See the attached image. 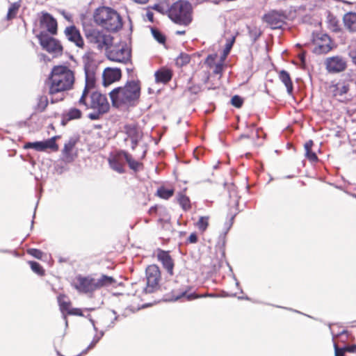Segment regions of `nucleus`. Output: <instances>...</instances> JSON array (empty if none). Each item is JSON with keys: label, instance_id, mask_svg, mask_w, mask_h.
I'll use <instances>...</instances> for the list:
<instances>
[{"label": "nucleus", "instance_id": "1", "mask_svg": "<svg viewBox=\"0 0 356 356\" xmlns=\"http://www.w3.org/2000/svg\"><path fill=\"white\" fill-rule=\"evenodd\" d=\"M75 72L66 65H54L46 80L51 104L65 99V93L72 90L75 84Z\"/></svg>", "mask_w": 356, "mask_h": 356}, {"label": "nucleus", "instance_id": "2", "mask_svg": "<svg viewBox=\"0 0 356 356\" xmlns=\"http://www.w3.org/2000/svg\"><path fill=\"white\" fill-rule=\"evenodd\" d=\"M140 92V81L131 80L127 81L123 86L115 88L109 92V97L113 107L127 108L138 104Z\"/></svg>", "mask_w": 356, "mask_h": 356}, {"label": "nucleus", "instance_id": "3", "mask_svg": "<svg viewBox=\"0 0 356 356\" xmlns=\"http://www.w3.org/2000/svg\"><path fill=\"white\" fill-rule=\"evenodd\" d=\"M78 103L86 109H92L93 112L88 115L90 120H98L100 116L109 111L110 104L107 97L97 91H83Z\"/></svg>", "mask_w": 356, "mask_h": 356}, {"label": "nucleus", "instance_id": "4", "mask_svg": "<svg viewBox=\"0 0 356 356\" xmlns=\"http://www.w3.org/2000/svg\"><path fill=\"white\" fill-rule=\"evenodd\" d=\"M95 22L110 32H117L122 28V19L114 9L102 6L98 8L94 14Z\"/></svg>", "mask_w": 356, "mask_h": 356}, {"label": "nucleus", "instance_id": "5", "mask_svg": "<svg viewBox=\"0 0 356 356\" xmlns=\"http://www.w3.org/2000/svg\"><path fill=\"white\" fill-rule=\"evenodd\" d=\"M168 13L169 18L179 25L188 26L193 21V8L191 3L186 0L173 3Z\"/></svg>", "mask_w": 356, "mask_h": 356}, {"label": "nucleus", "instance_id": "6", "mask_svg": "<svg viewBox=\"0 0 356 356\" xmlns=\"http://www.w3.org/2000/svg\"><path fill=\"white\" fill-rule=\"evenodd\" d=\"M106 50V58L111 61L122 64L131 62V49L125 42L110 45Z\"/></svg>", "mask_w": 356, "mask_h": 356}, {"label": "nucleus", "instance_id": "7", "mask_svg": "<svg viewBox=\"0 0 356 356\" xmlns=\"http://www.w3.org/2000/svg\"><path fill=\"white\" fill-rule=\"evenodd\" d=\"M36 37L42 49L49 54H53L55 56L63 54L64 48L60 41L58 39L50 35L46 31L40 32Z\"/></svg>", "mask_w": 356, "mask_h": 356}, {"label": "nucleus", "instance_id": "8", "mask_svg": "<svg viewBox=\"0 0 356 356\" xmlns=\"http://www.w3.org/2000/svg\"><path fill=\"white\" fill-rule=\"evenodd\" d=\"M86 37L90 43L94 44L97 49H108L112 44L113 37L96 29L88 30L86 33Z\"/></svg>", "mask_w": 356, "mask_h": 356}, {"label": "nucleus", "instance_id": "9", "mask_svg": "<svg viewBox=\"0 0 356 356\" xmlns=\"http://www.w3.org/2000/svg\"><path fill=\"white\" fill-rule=\"evenodd\" d=\"M161 271L157 265L152 264L146 268L147 286L144 289L145 293H152L160 289Z\"/></svg>", "mask_w": 356, "mask_h": 356}, {"label": "nucleus", "instance_id": "10", "mask_svg": "<svg viewBox=\"0 0 356 356\" xmlns=\"http://www.w3.org/2000/svg\"><path fill=\"white\" fill-rule=\"evenodd\" d=\"M60 310L64 316H83V311L80 308H74L72 307V302L65 294L60 293L57 297Z\"/></svg>", "mask_w": 356, "mask_h": 356}, {"label": "nucleus", "instance_id": "11", "mask_svg": "<svg viewBox=\"0 0 356 356\" xmlns=\"http://www.w3.org/2000/svg\"><path fill=\"white\" fill-rule=\"evenodd\" d=\"M72 286L79 293H88L95 291V279L90 277L78 275Z\"/></svg>", "mask_w": 356, "mask_h": 356}, {"label": "nucleus", "instance_id": "12", "mask_svg": "<svg viewBox=\"0 0 356 356\" xmlns=\"http://www.w3.org/2000/svg\"><path fill=\"white\" fill-rule=\"evenodd\" d=\"M39 22L41 27L46 29L48 34L51 35H57L58 22L51 14L47 12H42Z\"/></svg>", "mask_w": 356, "mask_h": 356}, {"label": "nucleus", "instance_id": "13", "mask_svg": "<svg viewBox=\"0 0 356 356\" xmlns=\"http://www.w3.org/2000/svg\"><path fill=\"white\" fill-rule=\"evenodd\" d=\"M124 154H127V152L123 150L118 151L110 154L108 159V162L111 168L120 174L125 172L123 163Z\"/></svg>", "mask_w": 356, "mask_h": 356}, {"label": "nucleus", "instance_id": "14", "mask_svg": "<svg viewBox=\"0 0 356 356\" xmlns=\"http://www.w3.org/2000/svg\"><path fill=\"white\" fill-rule=\"evenodd\" d=\"M64 34L67 39L74 43L77 47L83 49L85 46V42L80 31L74 25H71L65 27Z\"/></svg>", "mask_w": 356, "mask_h": 356}, {"label": "nucleus", "instance_id": "15", "mask_svg": "<svg viewBox=\"0 0 356 356\" xmlns=\"http://www.w3.org/2000/svg\"><path fill=\"white\" fill-rule=\"evenodd\" d=\"M331 44L330 38L326 34L322 35L314 40L313 52L316 54H327L332 49Z\"/></svg>", "mask_w": 356, "mask_h": 356}, {"label": "nucleus", "instance_id": "16", "mask_svg": "<svg viewBox=\"0 0 356 356\" xmlns=\"http://www.w3.org/2000/svg\"><path fill=\"white\" fill-rule=\"evenodd\" d=\"M165 296L171 300H177L181 298H185L186 300H191L200 297H214V294H205L203 296H198L195 293H188L186 289H179L174 288L170 293L165 294Z\"/></svg>", "mask_w": 356, "mask_h": 356}, {"label": "nucleus", "instance_id": "17", "mask_svg": "<svg viewBox=\"0 0 356 356\" xmlns=\"http://www.w3.org/2000/svg\"><path fill=\"white\" fill-rule=\"evenodd\" d=\"M262 19L273 29H280L284 24L283 15L275 10H271L265 14Z\"/></svg>", "mask_w": 356, "mask_h": 356}, {"label": "nucleus", "instance_id": "18", "mask_svg": "<svg viewBox=\"0 0 356 356\" xmlns=\"http://www.w3.org/2000/svg\"><path fill=\"white\" fill-rule=\"evenodd\" d=\"M121 77L122 72L120 68L106 67L102 73L103 85L108 86L120 80Z\"/></svg>", "mask_w": 356, "mask_h": 356}, {"label": "nucleus", "instance_id": "19", "mask_svg": "<svg viewBox=\"0 0 356 356\" xmlns=\"http://www.w3.org/2000/svg\"><path fill=\"white\" fill-rule=\"evenodd\" d=\"M86 83L83 91L86 92L92 91L95 88L96 84V67L92 65L85 66Z\"/></svg>", "mask_w": 356, "mask_h": 356}, {"label": "nucleus", "instance_id": "20", "mask_svg": "<svg viewBox=\"0 0 356 356\" xmlns=\"http://www.w3.org/2000/svg\"><path fill=\"white\" fill-rule=\"evenodd\" d=\"M156 256L158 260L161 262L163 267L166 270L168 273L170 275H173L175 263L170 254V252L159 249Z\"/></svg>", "mask_w": 356, "mask_h": 356}, {"label": "nucleus", "instance_id": "21", "mask_svg": "<svg viewBox=\"0 0 356 356\" xmlns=\"http://www.w3.org/2000/svg\"><path fill=\"white\" fill-rule=\"evenodd\" d=\"M326 69L330 72H339L344 70L346 67V61L339 56H333L327 58Z\"/></svg>", "mask_w": 356, "mask_h": 356}, {"label": "nucleus", "instance_id": "22", "mask_svg": "<svg viewBox=\"0 0 356 356\" xmlns=\"http://www.w3.org/2000/svg\"><path fill=\"white\" fill-rule=\"evenodd\" d=\"M124 129L127 137L131 140V148L134 149L138 145V140L141 138V131L139 130L138 127L135 124H127L124 126Z\"/></svg>", "mask_w": 356, "mask_h": 356}, {"label": "nucleus", "instance_id": "23", "mask_svg": "<svg viewBox=\"0 0 356 356\" xmlns=\"http://www.w3.org/2000/svg\"><path fill=\"white\" fill-rule=\"evenodd\" d=\"M76 144V140L74 138H70L65 143L64 147L62 150V155L63 159L65 162L70 163L74 160L75 154L73 152Z\"/></svg>", "mask_w": 356, "mask_h": 356}, {"label": "nucleus", "instance_id": "24", "mask_svg": "<svg viewBox=\"0 0 356 356\" xmlns=\"http://www.w3.org/2000/svg\"><path fill=\"white\" fill-rule=\"evenodd\" d=\"M116 283L117 281L113 277L106 275H102L99 279H95V291L102 288L114 286L116 284Z\"/></svg>", "mask_w": 356, "mask_h": 356}, {"label": "nucleus", "instance_id": "25", "mask_svg": "<svg viewBox=\"0 0 356 356\" xmlns=\"http://www.w3.org/2000/svg\"><path fill=\"white\" fill-rule=\"evenodd\" d=\"M155 80L157 83H167L172 77V71L167 68H161L155 72Z\"/></svg>", "mask_w": 356, "mask_h": 356}, {"label": "nucleus", "instance_id": "26", "mask_svg": "<svg viewBox=\"0 0 356 356\" xmlns=\"http://www.w3.org/2000/svg\"><path fill=\"white\" fill-rule=\"evenodd\" d=\"M345 28L350 32H356V13L349 12L343 17Z\"/></svg>", "mask_w": 356, "mask_h": 356}, {"label": "nucleus", "instance_id": "27", "mask_svg": "<svg viewBox=\"0 0 356 356\" xmlns=\"http://www.w3.org/2000/svg\"><path fill=\"white\" fill-rule=\"evenodd\" d=\"M333 97H340L346 94L349 90V85L345 82H338L330 86Z\"/></svg>", "mask_w": 356, "mask_h": 356}, {"label": "nucleus", "instance_id": "28", "mask_svg": "<svg viewBox=\"0 0 356 356\" xmlns=\"http://www.w3.org/2000/svg\"><path fill=\"white\" fill-rule=\"evenodd\" d=\"M124 159L127 161L129 168L134 172H138L144 169L143 163L134 159L132 155L129 154L127 152V154H124Z\"/></svg>", "mask_w": 356, "mask_h": 356}, {"label": "nucleus", "instance_id": "29", "mask_svg": "<svg viewBox=\"0 0 356 356\" xmlns=\"http://www.w3.org/2000/svg\"><path fill=\"white\" fill-rule=\"evenodd\" d=\"M279 79L284 84L286 88L287 92L291 95L293 91V82L291 81L290 74L285 70H281L279 72Z\"/></svg>", "mask_w": 356, "mask_h": 356}, {"label": "nucleus", "instance_id": "30", "mask_svg": "<svg viewBox=\"0 0 356 356\" xmlns=\"http://www.w3.org/2000/svg\"><path fill=\"white\" fill-rule=\"evenodd\" d=\"M314 145V142L312 140H308L305 143L304 147L305 149V156L310 162H316L318 159L315 152L312 151V147Z\"/></svg>", "mask_w": 356, "mask_h": 356}, {"label": "nucleus", "instance_id": "31", "mask_svg": "<svg viewBox=\"0 0 356 356\" xmlns=\"http://www.w3.org/2000/svg\"><path fill=\"white\" fill-rule=\"evenodd\" d=\"M49 104V99L47 95H40L37 98V103L34 110L35 112L42 113L45 111Z\"/></svg>", "mask_w": 356, "mask_h": 356}, {"label": "nucleus", "instance_id": "32", "mask_svg": "<svg viewBox=\"0 0 356 356\" xmlns=\"http://www.w3.org/2000/svg\"><path fill=\"white\" fill-rule=\"evenodd\" d=\"M56 137L54 136L51 138H49L44 141L42 142V152H45L47 149H51L53 152H57L59 149L58 144L56 142Z\"/></svg>", "mask_w": 356, "mask_h": 356}, {"label": "nucleus", "instance_id": "33", "mask_svg": "<svg viewBox=\"0 0 356 356\" xmlns=\"http://www.w3.org/2000/svg\"><path fill=\"white\" fill-rule=\"evenodd\" d=\"M177 201L184 211H188L191 209V200L185 194L179 193L177 195Z\"/></svg>", "mask_w": 356, "mask_h": 356}, {"label": "nucleus", "instance_id": "34", "mask_svg": "<svg viewBox=\"0 0 356 356\" xmlns=\"http://www.w3.org/2000/svg\"><path fill=\"white\" fill-rule=\"evenodd\" d=\"M328 28L333 32L338 33L341 31L339 19L332 15H328Z\"/></svg>", "mask_w": 356, "mask_h": 356}, {"label": "nucleus", "instance_id": "35", "mask_svg": "<svg viewBox=\"0 0 356 356\" xmlns=\"http://www.w3.org/2000/svg\"><path fill=\"white\" fill-rule=\"evenodd\" d=\"M210 217L200 216L195 223V227L199 229L201 233H204L209 225Z\"/></svg>", "mask_w": 356, "mask_h": 356}, {"label": "nucleus", "instance_id": "36", "mask_svg": "<svg viewBox=\"0 0 356 356\" xmlns=\"http://www.w3.org/2000/svg\"><path fill=\"white\" fill-rule=\"evenodd\" d=\"M191 59V56L184 52H181L176 58L175 64L178 67H182L188 65Z\"/></svg>", "mask_w": 356, "mask_h": 356}, {"label": "nucleus", "instance_id": "37", "mask_svg": "<svg viewBox=\"0 0 356 356\" xmlns=\"http://www.w3.org/2000/svg\"><path fill=\"white\" fill-rule=\"evenodd\" d=\"M81 117L82 112L76 108H71L65 114H64V118L68 121L80 119Z\"/></svg>", "mask_w": 356, "mask_h": 356}, {"label": "nucleus", "instance_id": "38", "mask_svg": "<svg viewBox=\"0 0 356 356\" xmlns=\"http://www.w3.org/2000/svg\"><path fill=\"white\" fill-rule=\"evenodd\" d=\"M19 8L20 3L19 2H15L11 3L8 8V11L6 15L7 20H11L15 18Z\"/></svg>", "mask_w": 356, "mask_h": 356}, {"label": "nucleus", "instance_id": "39", "mask_svg": "<svg viewBox=\"0 0 356 356\" xmlns=\"http://www.w3.org/2000/svg\"><path fill=\"white\" fill-rule=\"evenodd\" d=\"M173 189H168L165 187H160L156 192L157 195L163 199L168 200L174 195Z\"/></svg>", "mask_w": 356, "mask_h": 356}, {"label": "nucleus", "instance_id": "40", "mask_svg": "<svg viewBox=\"0 0 356 356\" xmlns=\"http://www.w3.org/2000/svg\"><path fill=\"white\" fill-rule=\"evenodd\" d=\"M28 264H29L31 270L35 273H36L37 275H38L40 276H44V275L45 270H44V269L42 268V266L39 263H38L36 261H29L28 262Z\"/></svg>", "mask_w": 356, "mask_h": 356}, {"label": "nucleus", "instance_id": "41", "mask_svg": "<svg viewBox=\"0 0 356 356\" xmlns=\"http://www.w3.org/2000/svg\"><path fill=\"white\" fill-rule=\"evenodd\" d=\"M34 149L36 151L38 152H42V142L41 141H37V142H29L24 145V149Z\"/></svg>", "mask_w": 356, "mask_h": 356}, {"label": "nucleus", "instance_id": "42", "mask_svg": "<svg viewBox=\"0 0 356 356\" xmlns=\"http://www.w3.org/2000/svg\"><path fill=\"white\" fill-rule=\"evenodd\" d=\"M236 40V36H233L232 38L227 40L225 47L223 51L224 56L226 57L230 52Z\"/></svg>", "mask_w": 356, "mask_h": 356}, {"label": "nucleus", "instance_id": "43", "mask_svg": "<svg viewBox=\"0 0 356 356\" xmlns=\"http://www.w3.org/2000/svg\"><path fill=\"white\" fill-rule=\"evenodd\" d=\"M27 253L38 259H42L44 254L43 252L36 248L28 249Z\"/></svg>", "mask_w": 356, "mask_h": 356}, {"label": "nucleus", "instance_id": "44", "mask_svg": "<svg viewBox=\"0 0 356 356\" xmlns=\"http://www.w3.org/2000/svg\"><path fill=\"white\" fill-rule=\"evenodd\" d=\"M152 33L154 38L161 44H163L165 42V37L161 33L158 29H152Z\"/></svg>", "mask_w": 356, "mask_h": 356}, {"label": "nucleus", "instance_id": "45", "mask_svg": "<svg viewBox=\"0 0 356 356\" xmlns=\"http://www.w3.org/2000/svg\"><path fill=\"white\" fill-rule=\"evenodd\" d=\"M232 104L236 108H241L243 104V99L238 95H234L231 99Z\"/></svg>", "mask_w": 356, "mask_h": 356}, {"label": "nucleus", "instance_id": "46", "mask_svg": "<svg viewBox=\"0 0 356 356\" xmlns=\"http://www.w3.org/2000/svg\"><path fill=\"white\" fill-rule=\"evenodd\" d=\"M249 35L253 42H255L261 35V31L256 27L249 29Z\"/></svg>", "mask_w": 356, "mask_h": 356}, {"label": "nucleus", "instance_id": "47", "mask_svg": "<svg viewBox=\"0 0 356 356\" xmlns=\"http://www.w3.org/2000/svg\"><path fill=\"white\" fill-rule=\"evenodd\" d=\"M334 356H345L346 353L344 348H339L337 343L334 345Z\"/></svg>", "mask_w": 356, "mask_h": 356}, {"label": "nucleus", "instance_id": "48", "mask_svg": "<svg viewBox=\"0 0 356 356\" xmlns=\"http://www.w3.org/2000/svg\"><path fill=\"white\" fill-rule=\"evenodd\" d=\"M223 70L222 63L216 64L213 70V73L215 74H221Z\"/></svg>", "mask_w": 356, "mask_h": 356}, {"label": "nucleus", "instance_id": "49", "mask_svg": "<svg viewBox=\"0 0 356 356\" xmlns=\"http://www.w3.org/2000/svg\"><path fill=\"white\" fill-rule=\"evenodd\" d=\"M197 241L198 238L195 232L191 233L187 239V242L189 243H196Z\"/></svg>", "mask_w": 356, "mask_h": 356}, {"label": "nucleus", "instance_id": "50", "mask_svg": "<svg viewBox=\"0 0 356 356\" xmlns=\"http://www.w3.org/2000/svg\"><path fill=\"white\" fill-rule=\"evenodd\" d=\"M346 352L348 353H356V344L346 346L343 347Z\"/></svg>", "mask_w": 356, "mask_h": 356}, {"label": "nucleus", "instance_id": "51", "mask_svg": "<svg viewBox=\"0 0 356 356\" xmlns=\"http://www.w3.org/2000/svg\"><path fill=\"white\" fill-rule=\"evenodd\" d=\"M235 216H236V213L232 214L231 216V218H230V220H229V227L227 228V230H229L232 227V226L233 225Z\"/></svg>", "mask_w": 356, "mask_h": 356}, {"label": "nucleus", "instance_id": "52", "mask_svg": "<svg viewBox=\"0 0 356 356\" xmlns=\"http://www.w3.org/2000/svg\"><path fill=\"white\" fill-rule=\"evenodd\" d=\"M153 9L155 10H157L160 13H162L163 12V8H162V6L159 4H155L154 6H153Z\"/></svg>", "mask_w": 356, "mask_h": 356}, {"label": "nucleus", "instance_id": "53", "mask_svg": "<svg viewBox=\"0 0 356 356\" xmlns=\"http://www.w3.org/2000/svg\"><path fill=\"white\" fill-rule=\"evenodd\" d=\"M298 57L300 60H301L302 63H305V53L302 52L298 55Z\"/></svg>", "mask_w": 356, "mask_h": 356}, {"label": "nucleus", "instance_id": "54", "mask_svg": "<svg viewBox=\"0 0 356 356\" xmlns=\"http://www.w3.org/2000/svg\"><path fill=\"white\" fill-rule=\"evenodd\" d=\"M98 342V339H94L90 344L88 346V349H91L95 346L97 343Z\"/></svg>", "mask_w": 356, "mask_h": 356}, {"label": "nucleus", "instance_id": "55", "mask_svg": "<svg viewBox=\"0 0 356 356\" xmlns=\"http://www.w3.org/2000/svg\"><path fill=\"white\" fill-rule=\"evenodd\" d=\"M61 14L63 15V17H64L65 19H67V20L70 21V19H71L70 18H71V17H69V16L65 13V11H62V12H61Z\"/></svg>", "mask_w": 356, "mask_h": 356}, {"label": "nucleus", "instance_id": "56", "mask_svg": "<svg viewBox=\"0 0 356 356\" xmlns=\"http://www.w3.org/2000/svg\"><path fill=\"white\" fill-rule=\"evenodd\" d=\"M176 33L177 35H184L186 33V31H177Z\"/></svg>", "mask_w": 356, "mask_h": 356}, {"label": "nucleus", "instance_id": "57", "mask_svg": "<svg viewBox=\"0 0 356 356\" xmlns=\"http://www.w3.org/2000/svg\"><path fill=\"white\" fill-rule=\"evenodd\" d=\"M205 74H206V79H205L204 82L207 83L209 79V72H207L205 73Z\"/></svg>", "mask_w": 356, "mask_h": 356}, {"label": "nucleus", "instance_id": "58", "mask_svg": "<svg viewBox=\"0 0 356 356\" xmlns=\"http://www.w3.org/2000/svg\"><path fill=\"white\" fill-rule=\"evenodd\" d=\"M211 59L212 60H213V58L211 55H209L207 58V61L209 62V60Z\"/></svg>", "mask_w": 356, "mask_h": 356}, {"label": "nucleus", "instance_id": "59", "mask_svg": "<svg viewBox=\"0 0 356 356\" xmlns=\"http://www.w3.org/2000/svg\"><path fill=\"white\" fill-rule=\"evenodd\" d=\"M249 138V136L242 135V136H241L240 139H242V138Z\"/></svg>", "mask_w": 356, "mask_h": 356}]
</instances>
